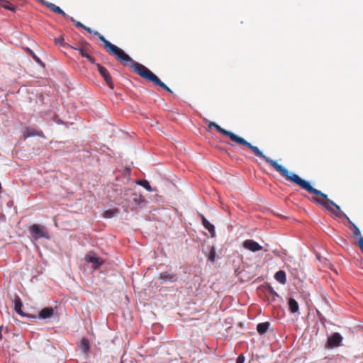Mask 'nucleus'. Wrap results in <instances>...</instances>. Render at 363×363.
<instances>
[{
  "instance_id": "f257e3e1",
  "label": "nucleus",
  "mask_w": 363,
  "mask_h": 363,
  "mask_svg": "<svg viewBox=\"0 0 363 363\" xmlns=\"http://www.w3.org/2000/svg\"><path fill=\"white\" fill-rule=\"evenodd\" d=\"M87 32L98 35L99 39L104 43L106 50L115 56L116 59L119 61L123 66H130L140 77L144 78L155 84L162 87L164 90L172 93V89L163 83L152 72L143 65L135 62L128 54L122 49L110 43L103 35H100L98 31H94L89 27H84Z\"/></svg>"
},
{
  "instance_id": "f03ea898",
  "label": "nucleus",
  "mask_w": 363,
  "mask_h": 363,
  "mask_svg": "<svg viewBox=\"0 0 363 363\" xmlns=\"http://www.w3.org/2000/svg\"><path fill=\"white\" fill-rule=\"evenodd\" d=\"M208 126L209 128L214 127L218 132L225 136L229 137V138L233 142H235L240 145L245 146L250 149L257 157L263 159L267 163L270 164L274 168V169L276 172H279L282 177H286L291 180H294L297 183L301 182V180H300V179L297 176H289V170L287 169H286L284 166L278 164L277 161L267 157L257 146L252 145L250 143L247 142L243 138L240 137L239 135L233 133L231 131L225 130L224 128H221L220 125L216 124L215 122H208Z\"/></svg>"
},
{
  "instance_id": "7ed1b4c3",
  "label": "nucleus",
  "mask_w": 363,
  "mask_h": 363,
  "mask_svg": "<svg viewBox=\"0 0 363 363\" xmlns=\"http://www.w3.org/2000/svg\"><path fill=\"white\" fill-rule=\"evenodd\" d=\"M289 176H297L300 179V180H301V182L297 183L294 180H291L290 179L284 177L286 180L295 183L296 184L298 185L301 188L307 191L310 194L318 196V197H311V201L312 202L317 204H320L323 208H324L325 209L335 214L337 216H341L342 214H343V216H345V213H342L340 206L335 203L332 200L329 199L325 194L323 193L320 190L313 188L308 182L303 179L298 174H296L295 173L290 172H289Z\"/></svg>"
},
{
  "instance_id": "20e7f679",
  "label": "nucleus",
  "mask_w": 363,
  "mask_h": 363,
  "mask_svg": "<svg viewBox=\"0 0 363 363\" xmlns=\"http://www.w3.org/2000/svg\"><path fill=\"white\" fill-rule=\"evenodd\" d=\"M30 233L35 240L40 238L49 239L50 235L45 226L39 224H33L29 228Z\"/></svg>"
},
{
  "instance_id": "39448f33",
  "label": "nucleus",
  "mask_w": 363,
  "mask_h": 363,
  "mask_svg": "<svg viewBox=\"0 0 363 363\" xmlns=\"http://www.w3.org/2000/svg\"><path fill=\"white\" fill-rule=\"evenodd\" d=\"M96 67H97L98 71L99 72L101 77L104 79L108 86L110 89H113L114 84L112 81V78L111 77L109 72L107 70V69L106 67H103L100 64H96Z\"/></svg>"
},
{
  "instance_id": "423d86ee",
  "label": "nucleus",
  "mask_w": 363,
  "mask_h": 363,
  "mask_svg": "<svg viewBox=\"0 0 363 363\" xmlns=\"http://www.w3.org/2000/svg\"><path fill=\"white\" fill-rule=\"evenodd\" d=\"M70 48L77 50L82 57H86L89 55L91 46L87 42L82 41L76 47L70 46Z\"/></svg>"
},
{
  "instance_id": "0eeeda50",
  "label": "nucleus",
  "mask_w": 363,
  "mask_h": 363,
  "mask_svg": "<svg viewBox=\"0 0 363 363\" xmlns=\"http://www.w3.org/2000/svg\"><path fill=\"white\" fill-rule=\"evenodd\" d=\"M342 337L338 333H335L332 335L331 337H330L328 340L327 342V347L328 348H333L338 347L341 342H342Z\"/></svg>"
},
{
  "instance_id": "6e6552de",
  "label": "nucleus",
  "mask_w": 363,
  "mask_h": 363,
  "mask_svg": "<svg viewBox=\"0 0 363 363\" xmlns=\"http://www.w3.org/2000/svg\"><path fill=\"white\" fill-rule=\"evenodd\" d=\"M243 247L251 251V252H257L262 249V247L257 242L253 240H246L243 242Z\"/></svg>"
},
{
  "instance_id": "1a4fd4ad",
  "label": "nucleus",
  "mask_w": 363,
  "mask_h": 363,
  "mask_svg": "<svg viewBox=\"0 0 363 363\" xmlns=\"http://www.w3.org/2000/svg\"><path fill=\"white\" fill-rule=\"evenodd\" d=\"M86 260L88 262H91L94 264V269H98L103 263L104 260L99 257H98L96 254L93 252H90L86 257Z\"/></svg>"
},
{
  "instance_id": "9d476101",
  "label": "nucleus",
  "mask_w": 363,
  "mask_h": 363,
  "mask_svg": "<svg viewBox=\"0 0 363 363\" xmlns=\"http://www.w3.org/2000/svg\"><path fill=\"white\" fill-rule=\"evenodd\" d=\"M160 279H162L164 282H174L177 280V276L174 273L165 272L160 274Z\"/></svg>"
},
{
  "instance_id": "9b49d317",
  "label": "nucleus",
  "mask_w": 363,
  "mask_h": 363,
  "mask_svg": "<svg viewBox=\"0 0 363 363\" xmlns=\"http://www.w3.org/2000/svg\"><path fill=\"white\" fill-rule=\"evenodd\" d=\"M23 135L25 139L33 136H43V132L28 127L24 130Z\"/></svg>"
},
{
  "instance_id": "f8f14e48",
  "label": "nucleus",
  "mask_w": 363,
  "mask_h": 363,
  "mask_svg": "<svg viewBox=\"0 0 363 363\" xmlns=\"http://www.w3.org/2000/svg\"><path fill=\"white\" fill-rule=\"evenodd\" d=\"M203 227L208 230L212 236L215 234V227L211 224L203 215H200Z\"/></svg>"
},
{
  "instance_id": "ddd939ff",
  "label": "nucleus",
  "mask_w": 363,
  "mask_h": 363,
  "mask_svg": "<svg viewBox=\"0 0 363 363\" xmlns=\"http://www.w3.org/2000/svg\"><path fill=\"white\" fill-rule=\"evenodd\" d=\"M54 314V310L51 307H47L42 309L39 313V317L42 319L50 318Z\"/></svg>"
},
{
  "instance_id": "4468645a",
  "label": "nucleus",
  "mask_w": 363,
  "mask_h": 363,
  "mask_svg": "<svg viewBox=\"0 0 363 363\" xmlns=\"http://www.w3.org/2000/svg\"><path fill=\"white\" fill-rule=\"evenodd\" d=\"M47 8H48L49 9H50L52 11L56 13H58V14H60L62 15L63 17L65 18H69V16H67V14H66L64 11H62L59 6H56L55 4H52V3H49L48 4V6Z\"/></svg>"
},
{
  "instance_id": "2eb2a0df",
  "label": "nucleus",
  "mask_w": 363,
  "mask_h": 363,
  "mask_svg": "<svg viewBox=\"0 0 363 363\" xmlns=\"http://www.w3.org/2000/svg\"><path fill=\"white\" fill-rule=\"evenodd\" d=\"M275 279L281 284H285L286 282V273L282 271H278L274 275Z\"/></svg>"
},
{
  "instance_id": "dca6fc26",
  "label": "nucleus",
  "mask_w": 363,
  "mask_h": 363,
  "mask_svg": "<svg viewBox=\"0 0 363 363\" xmlns=\"http://www.w3.org/2000/svg\"><path fill=\"white\" fill-rule=\"evenodd\" d=\"M288 304H289V309L291 313H295L298 312L299 307H298V302L295 299L290 298L289 299Z\"/></svg>"
},
{
  "instance_id": "f3484780",
  "label": "nucleus",
  "mask_w": 363,
  "mask_h": 363,
  "mask_svg": "<svg viewBox=\"0 0 363 363\" xmlns=\"http://www.w3.org/2000/svg\"><path fill=\"white\" fill-rule=\"evenodd\" d=\"M0 7L11 11H15L16 10V6L6 0H0Z\"/></svg>"
},
{
  "instance_id": "a211bd4d",
  "label": "nucleus",
  "mask_w": 363,
  "mask_h": 363,
  "mask_svg": "<svg viewBox=\"0 0 363 363\" xmlns=\"http://www.w3.org/2000/svg\"><path fill=\"white\" fill-rule=\"evenodd\" d=\"M269 325V322L259 323L257 326V330L261 335L264 334L268 330Z\"/></svg>"
},
{
  "instance_id": "6ab92c4d",
  "label": "nucleus",
  "mask_w": 363,
  "mask_h": 363,
  "mask_svg": "<svg viewBox=\"0 0 363 363\" xmlns=\"http://www.w3.org/2000/svg\"><path fill=\"white\" fill-rule=\"evenodd\" d=\"M23 304L21 300L19 298H17L14 300V309L17 313L19 315L24 316V313H23L22 308Z\"/></svg>"
},
{
  "instance_id": "aec40b11",
  "label": "nucleus",
  "mask_w": 363,
  "mask_h": 363,
  "mask_svg": "<svg viewBox=\"0 0 363 363\" xmlns=\"http://www.w3.org/2000/svg\"><path fill=\"white\" fill-rule=\"evenodd\" d=\"M347 220L348 223L351 225L350 228H351V230H352V231L353 233L354 236V237H359L361 233H360V230L358 228V227L354 223H352L348 217H347Z\"/></svg>"
},
{
  "instance_id": "412c9836",
  "label": "nucleus",
  "mask_w": 363,
  "mask_h": 363,
  "mask_svg": "<svg viewBox=\"0 0 363 363\" xmlns=\"http://www.w3.org/2000/svg\"><path fill=\"white\" fill-rule=\"evenodd\" d=\"M80 349L87 353L89 350V342L86 338H83L80 342Z\"/></svg>"
},
{
  "instance_id": "4be33fe9",
  "label": "nucleus",
  "mask_w": 363,
  "mask_h": 363,
  "mask_svg": "<svg viewBox=\"0 0 363 363\" xmlns=\"http://www.w3.org/2000/svg\"><path fill=\"white\" fill-rule=\"evenodd\" d=\"M138 184L140 185L141 186H143V188H145L146 190H147L148 191H152V187L150 186L148 181L145 180V179H143V180H140L138 182Z\"/></svg>"
},
{
  "instance_id": "5701e85b",
  "label": "nucleus",
  "mask_w": 363,
  "mask_h": 363,
  "mask_svg": "<svg viewBox=\"0 0 363 363\" xmlns=\"http://www.w3.org/2000/svg\"><path fill=\"white\" fill-rule=\"evenodd\" d=\"M118 213V210L117 208L108 210L104 212V217L106 218H110L114 216Z\"/></svg>"
},
{
  "instance_id": "b1692460",
  "label": "nucleus",
  "mask_w": 363,
  "mask_h": 363,
  "mask_svg": "<svg viewBox=\"0 0 363 363\" xmlns=\"http://www.w3.org/2000/svg\"><path fill=\"white\" fill-rule=\"evenodd\" d=\"M28 52L30 53V55H31V57H33V59L36 62H38V64H40L42 65L43 62L42 61L40 60V58L30 49H28Z\"/></svg>"
},
{
  "instance_id": "393cba45",
  "label": "nucleus",
  "mask_w": 363,
  "mask_h": 363,
  "mask_svg": "<svg viewBox=\"0 0 363 363\" xmlns=\"http://www.w3.org/2000/svg\"><path fill=\"white\" fill-rule=\"evenodd\" d=\"M215 257H216L215 249L213 247H211V250L209 252V254H208V260L211 262H214Z\"/></svg>"
},
{
  "instance_id": "a878e982",
  "label": "nucleus",
  "mask_w": 363,
  "mask_h": 363,
  "mask_svg": "<svg viewBox=\"0 0 363 363\" xmlns=\"http://www.w3.org/2000/svg\"><path fill=\"white\" fill-rule=\"evenodd\" d=\"M245 360V356L242 354H241L238 357V358L236 359V363H244Z\"/></svg>"
},
{
  "instance_id": "bb28decb",
  "label": "nucleus",
  "mask_w": 363,
  "mask_h": 363,
  "mask_svg": "<svg viewBox=\"0 0 363 363\" xmlns=\"http://www.w3.org/2000/svg\"><path fill=\"white\" fill-rule=\"evenodd\" d=\"M69 18H70V20H71L72 22H74V23H75L76 26H77V27H80V28H84V27H85V26H84V25H83L81 22H79V21H76L73 17H69Z\"/></svg>"
},
{
  "instance_id": "cd10ccee",
  "label": "nucleus",
  "mask_w": 363,
  "mask_h": 363,
  "mask_svg": "<svg viewBox=\"0 0 363 363\" xmlns=\"http://www.w3.org/2000/svg\"><path fill=\"white\" fill-rule=\"evenodd\" d=\"M358 246L360 248L361 251L363 252V237H359Z\"/></svg>"
},
{
  "instance_id": "c85d7f7f",
  "label": "nucleus",
  "mask_w": 363,
  "mask_h": 363,
  "mask_svg": "<svg viewBox=\"0 0 363 363\" xmlns=\"http://www.w3.org/2000/svg\"><path fill=\"white\" fill-rule=\"evenodd\" d=\"M63 41H64V38H63L62 36H60V38H57L55 39V42L56 44L64 45Z\"/></svg>"
},
{
  "instance_id": "c756f323",
  "label": "nucleus",
  "mask_w": 363,
  "mask_h": 363,
  "mask_svg": "<svg viewBox=\"0 0 363 363\" xmlns=\"http://www.w3.org/2000/svg\"><path fill=\"white\" fill-rule=\"evenodd\" d=\"M91 64H95L96 63V60L94 57H92L90 55H89L86 57Z\"/></svg>"
},
{
  "instance_id": "7c9ffc66",
  "label": "nucleus",
  "mask_w": 363,
  "mask_h": 363,
  "mask_svg": "<svg viewBox=\"0 0 363 363\" xmlns=\"http://www.w3.org/2000/svg\"><path fill=\"white\" fill-rule=\"evenodd\" d=\"M38 1L39 3H40L41 4L45 6L46 7L48 6V4L50 3V2H48V1H46L45 0H38Z\"/></svg>"
},
{
  "instance_id": "2f4dec72",
  "label": "nucleus",
  "mask_w": 363,
  "mask_h": 363,
  "mask_svg": "<svg viewBox=\"0 0 363 363\" xmlns=\"http://www.w3.org/2000/svg\"><path fill=\"white\" fill-rule=\"evenodd\" d=\"M1 329H2V327H0V340L2 339Z\"/></svg>"
}]
</instances>
